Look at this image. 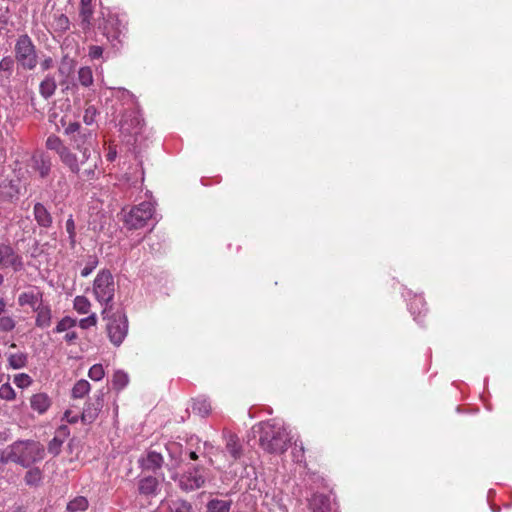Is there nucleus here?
Instances as JSON below:
<instances>
[{"label": "nucleus", "instance_id": "nucleus-1", "mask_svg": "<svg viewBox=\"0 0 512 512\" xmlns=\"http://www.w3.org/2000/svg\"><path fill=\"white\" fill-rule=\"evenodd\" d=\"M46 455L42 443L32 439L17 440L8 445L0 454L3 464L14 463L23 468H29L41 462Z\"/></svg>", "mask_w": 512, "mask_h": 512}, {"label": "nucleus", "instance_id": "nucleus-2", "mask_svg": "<svg viewBox=\"0 0 512 512\" xmlns=\"http://www.w3.org/2000/svg\"><path fill=\"white\" fill-rule=\"evenodd\" d=\"M254 431L259 433L260 447L270 454L284 453L291 441L287 427L276 419L260 422Z\"/></svg>", "mask_w": 512, "mask_h": 512}, {"label": "nucleus", "instance_id": "nucleus-3", "mask_svg": "<svg viewBox=\"0 0 512 512\" xmlns=\"http://www.w3.org/2000/svg\"><path fill=\"white\" fill-rule=\"evenodd\" d=\"M116 283L108 269L100 270L92 285V294L102 307L101 315L106 318L113 310Z\"/></svg>", "mask_w": 512, "mask_h": 512}, {"label": "nucleus", "instance_id": "nucleus-4", "mask_svg": "<svg viewBox=\"0 0 512 512\" xmlns=\"http://www.w3.org/2000/svg\"><path fill=\"white\" fill-rule=\"evenodd\" d=\"M15 59L24 70H34L38 64L36 46L27 34L20 35L15 43Z\"/></svg>", "mask_w": 512, "mask_h": 512}, {"label": "nucleus", "instance_id": "nucleus-5", "mask_svg": "<svg viewBox=\"0 0 512 512\" xmlns=\"http://www.w3.org/2000/svg\"><path fill=\"white\" fill-rule=\"evenodd\" d=\"M103 319L107 320L106 329L110 341L115 346H120L128 333V319L126 314L122 310H112V312Z\"/></svg>", "mask_w": 512, "mask_h": 512}, {"label": "nucleus", "instance_id": "nucleus-6", "mask_svg": "<svg viewBox=\"0 0 512 512\" xmlns=\"http://www.w3.org/2000/svg\"><path fill=\"white\" fill-rule=\"evenodd\" d=\"M154 214V205L150 201H145L134 206L125 214L124 222L129 229H139L146 225L147 221L152 219Z\"/></svg>", "mask_w": 512, "mask_h": 512}, {"label": "nucleus", "instance_id": "nucleus-7", "mask_svg": "<svg viewBox=\"0 0 512 512\" xmlns=\"http://www.w3.org/2000/svg\"><path fill=\"white\" fill-rule=\"evenodd\" d=\"M126 22L118 14H109L103 27L104 35L112 46L117 47L121 44L122 37L125 35Z\"/></svg>", "mask_w": 512, "mask_h": 512}, {"label": "nucleus", "instance_id": "nucleus-8", "mask_svg": "<svg viewBox=\"0 0 512 512\" xmlns=\"http://www.w3.org/2000/svg\"><path fill=\"white\" fill-rule=\"evenodd\" d=\"M206 478V469L200 466H195L179 477L178 485L183 491L190 492L203 487L205 485Z\"/></svg>", "mask_w": 512, "mask_h": 512}, {"label": "nucleus", "instance_id": "nucleus-9", "mask_svg": "<svg viewBox=\"0 0 512 512\" xmlns=\"http://www.w3.org/2000/svg\"><path fill=\"white\" fill-rule=\"evenodd\" d=\"M23 256L10 244L0 243V268H11L14 272L24 269Z\"/></svg>", "mask_w": 512, "mask_h": 512}, {"label": "nucleus", "instance_id": "nucleus-10", "mask_svg": "<svg viewBox=\"0 0 512 512\" xmlns=\"http://www.w3.org/2000/svg\"><path fill=\"white\" fill-rule=\"evenodd\" d=\"M103 397V391H98L92 399L86 402L85 407L81 413V420L83 423L90 424L97 419L99 412L103 408Z\"/></svg>", "mask_w": 512, "mask_h": 512}, {"label": "nucleus", "instance_id": "nucleus-11", "mask_svg": "<svg viewBox=\"0 0 512 512\" xmlns=\"http://www.w3.org/2000/svg\"><path fill=\"white\" fill-rule=\"evenodd\" d=\"M74 148L81 153V163L91 159V150L93 148V135L88 133H77L71 137Z\"/></svg>", "mask_w": 512, "mask_h": 512}, {"label": "nucleus", "instance_id": "nucleus-12", "mask_svg": "<svg viewBox=\"0 0 512 512\" xmlns=\"http://www.w3.org/2000/svg\"><path fill=\"white\" fill-rule=\"evenodd\" d=\"M223 439L225 441V452L230 456L231 462L234 463L243 455V445L239 437L229 430H223Z\"/></svg>", "mask_w": 512, "mask_h": 512}, {"label": "nucleus", "instance_id": "nucleus-13", "mask_svg": "<svg viewBox=\"0 0 512 512\" xmlns=\"http://www.w3.org/2000/svg\"><path fill=\"white\" fill-rule=\"evenodd\" d=\"M43 303V292L36 286H31L18 296L19 306H29L33 311Z\"/></svg>", "mask_w": 512, "mask_h": 512}, {"label": "nucleus", "instance_id": "nucleus-14", "mask_svg": "<svg viewBox=\"0 0 512 512\" xmlns=\"http://www.w3.org/2000/svg\"><path fill=\"white\" fill-rule=\"evenodd\" d=\"M142 126V119L138 112L125 113L120 120V130L124 134L137 135Z\"/></svg>", "mask_w": 512, "mask_h": 512}, {"label": "nucleus", "instance_id": "nucleus-15", "mask_svg": "<svg viewBox=\"0 0 512 512\" xmlns=\"http://www.w3.org/2000/svg\"><path fill=\"white\" fill-rule=\"evenodd\" d=\"M160 492V483L154 476H146L138 481V493L144 497H155Z\"/></svg>", "mask_w": 512, "mask_h": 512}, {"label": "nucleus", "instance_id": "nucleus-16", "mask_svg": "<svg viewBox=\"0 0 512 512\" xmlns=\"http://www.w3.org/2000/svg\"><path fill=\"white\" fill-rule=\"evenodd\" d=\"M20 194L19 182L14 180H4L0 183V199L2 201L12 202L18 199Z\"/></svg>", "mask_w": 512, "mask_h": 512}, {"label": "nucleus", "instance_id": "nucleus-17", "mask_svg": "<svg viewBox=\"0 0 512 512\" xmlns=\"http://www.w3.org/2000/svg\"><path fill=\"white\" fill-rule=\"evenodd\" d=\"M32 167L37 171L41 178H46L52 167L50 157L44 153L35 154L32 157Z\"/></svg>", "mask_w": 512, "mask_h": 512}, {"label": "nucleus", "instance_id": "nucleus-18", "mask_svg": "<svg viewBox=\"0 0 512 512\" xmlns=\"http://www.w3.org/2000/svg\"><path fill=\"white\" fill-rule=\"evenodd\" d=\"M36 313L35 325L38 328L45 329L51 325L52 310L49 304H42L34 310Z\"/></svg>", "mask_w": 512, "mask_h": 512}, {"label": "nucleus", "instance_id": "nucleus-19", "mask_svg": "<svg viewBox=\"0 0 512 512\" xmlns=\"http://www.w3.org/2000/svg\"><path fill=\"white\" fill-rule=\"evenodd\" d=\"M140 467L143 470L155 471L163 464V457L155 451H148L147 454L139 460Z\"/></svg>", "mask_w": 512, "mask_h": 512}, {"label": "nucleus", "instance_id": "nucleus-20", "mask_svg": "<svg viewBox=\"0 0 512 512\" xmlns=\"http://www.w3.org/2000/svg\"><path fill=\"white\" fill-rule=\"evenodd\" d=\"M93 7L92 0H81L79 18L80 26L83 30H88L92 26Z\"/></svg>", "mask_w": 512, "mask_h": 512}, {"label": "nucleus", "instance_id": "nucleus-21", "mask_svg": "<svg viewBox=\"0 0 512 512\" xmlns=\"http://www.w3.org/2000/svg\"><path fill=\"white\" fill-rule=\"evenodd\" d=\"M61 162L72 172L75 174H79L81 158L79 159L75 153L71 151L69 147H66L65 150L59 156Z\"/></svg>", "mask_w": 512, "mask_h": 512}, {"label": "nucleus", "instance_id": "nucleus-22", "mask_svg": "<svg viewBox=\"0 0 512 512\" xmlns=\"http://www.w3.org/2000/svg\"><path fill=\"white\" fill-rule=\"evenodd\" d=\"M35 221L40 227L49 228L52 225V216L42 203H36L33 207Z\"/></svg>", "mask_w": 512, "mask_h": 512}, {"label": "nucleus", "instance_id": "nucleus-23", "mask_svg": "<svg viewBox=\"0 0 512 512\" xmlns=\"http://www.w3.org/2000/svg\"><path fill=\"white\" fill-rule=\"evenodd\" d=\"M30 406L35 412L44 414L51 406V399L46 393H36L30 398Z\"/></svg>", "mask_w": 512, "mask_h": 512}, {"label": "nucleus", "instance_id": "nucleus-24", "mask_svg": "<svg viewBox=\"0 0 512 512\" xmlns=\"http://www.w3.org/2000/svg\"><path fill=\"white\" fill-rule=\"evenodd\" d=\"M8 368L13 370L23 369L28 364V354L24 352L7 353Z\"/></svg>", "mask_w": 512, "mask_h": 512}, {"label": "nucleus", "instance_id": "nucleus-25", "mask_svg": "<svg viewBox=\"0 0 512 512\" xmlns=\"http://www.w3.org/2000/svg\"><path fill=\"white\" fill-rule=\"evenodd\" d=\"M27 469L24 475L25 484L30 487L39 486L44 478L43 471L35 465Z\"/></svg>", "mask_w": 512, "mask_h": 512}, {"label": "nucleus", "instance_id": "nucleus-26", "mask_svg": "<svg viewBox=\"0 0 512 512\" xmlns=\"http://www.w3.org/2000/svg\"><path fill=\"white\" fill-rule=\"evenodd\" d=\"M313 512H331V503L327 496L322 494L314 495L310 500Z\"/></svg>", "mask_w": 512, "mask_h": 512}, {"label": "nucleus", "instance_id": "nucleus-27", "mask_svg": "<svg viewBox=\"0 0 512 512\" xmlns=\"http://www.w3.org/2000/svg\"><path fill=\"white\" fill-rule=\"evenodd\" d=\"M57 84L55 78L47 75L39 85V92L45 99L50 98L56 91Z\"/></svg>", "mask_w": 512, "mask_h": 512}, {"label": "nucleus", "instance_id": "nucleus-28", "mask_svg": "<svg viewBox=\"0 0 512 512\" xmlns=\"http://www.w3.org/2000/svg\"><path fill=\"white\" fill-rule=\"evenodd\" d=\"M192 411L202 417L207 416L211 411V404L204 396L193 399Z\"/></svg>", "mask_w": 512, "mask_h": 512}, {"label": "nucleus", "instance_id": "nucleus-29", "mask_svg": "<svg viewBox=\"0 0 512 512\" xmlns=\"http://www.w3.org/2000/svg\"><path fill=\"white\" fill-rule=\"evenodd\" d=\"M231 500L211 499L206 504L205 512H230Z\"/></svg>", "mask_w": 512, "mask_h": 512}, {"label": "nucleus", "instance_id": "nucleus-30", "mask_svg": "<svg viewBox=\"0 0 512 512\" xmlns=\"http://www.w3.org/2000/svg\"><path fill=\"white\" fill-rule=\"evenodd\" d=\"M90 389V383L85 379H81L74 384L71 395L75 399H81L90 392Z\"/></svg>", "mask_w": 512, "mask_h": 512}, {"label": "nucleus", "instance_id": "nucleus-31", "mask_svg": "<svg viewBox=\"0 0 512 512\" xmlns=\"http://www.w3.org/2000/svg\"><path fill=\"white\" fill-rule=\"evenodd\" d=\"M45 146L47 149L55 151L58 156L65 150L67 147L63 141L56 135H49L46 139Z\"/></svg>", "mask_w": 512, "mask_h": 512}, {"label": "nucleus", "instance_id": "nucleus-32", "mask_svg": "<svg viewBox=\"0 0 512 512\" xmlns=\"http://www.w3.org/2000/svg\"><path fill=\"white\" fill-rule=\"evenodd\" d=\"M73 308L79 314H88L91 310V302L85 296H76L73 300Z\"/></svg>", "mask_w": 512, "mask_h": 512}, {"label": "nucleus", "instance_id": "nucleus-33", "mask_svg": "<svg viewBox=\"0 0 512 512\" xmlns=\"http://www.w3.org/2000/svg\"><path fill=\"white\" fill-rule=\"evenodd\" d=\"M77 79L83 87H90L94 82L92 69L88 66L81 67Z\"/></svg>", "mask_w": 512, "mask_h": 512}, {"label": "nucleus", "instance_id": "nucleus-34", "mask_svg": "<svg viewBox=\"0 0 512 512\" xmlns=\"http://www.w3.org/2000/svg\"><path fill=\"white\" fill-rule=\"evenodd\" d=\"M88 508V500L83 496H78L71 500L67 505L70 512L84 511Z\"/></svg>", "mask_w": 512, "mask_h": 512}, {"label": "nucleus", "instance_id": "nucleus-35", "mask_svg": "<svg viewBox=\"0 0 512 512\" xmlns=\"http://www.w3.org/2000/svg\"><path fill=\"white\" fill-rule=\"evenodd\" d=\"M77 324L76 319L65 316L63 317L56 325L54 332L55 333H62L65 331H69L70 329L74 328Z\"/></svg>", "mask_w": 512, "mask_h": 512}, {"label": "nucleus", "instance_id": "nucleus-36", "mask_svg": "<svg viewBox=\"0 0 512 512\" xmlns=\"http://www.w3.org/2000/svg\"><path fill=\"white\" fill-rule=\"evenodd\" d=\"M128 382L129 377L124 371L118 370L114 373L112 383L115 389L122 390L127 386Z\"/></svg>", "mask_w": 512, "mask_h": 512}, {"label": "nucleus", "instance_id": "nucleus-37", "mask_svg": "<svg viewBox=\"0 0 512 512\" xmlns=\"http://www.w3.org/2000/svg\"><path fill=\"white\" fill-rule=\"evenodd\" d=\"M13 383L20 389H26L32 385L33 379L27 373H18L13 377Z\"/></svg>", "mask_w": 512, "mask_h": 512}, {"label": "nucleus", "instance_id": "nucleus-38", "mask_svg": "<svg viewBox=\"0 0 512 512\" xmlns=\"http://www.w3.org/2000/svg\"><path fill=\"white\" fill-rule=\"evenodd\" d=\"M16 327V320L10 315L0 317V333H9Z\"/></svg>", "mask_w": 512, "mask_h": 512}, {"label": "nucleus", "instance_id": "nucleus-39", "mask_svg": "<svg viewBox=\"0 0 512 512\" xmlns=\"http://www.w3.org/2000/svg\"><path fill=\"white\" fill-rule=\"evenodd\" d=\"M171 512H193L192 505L182 499H177L170 504Z\"/></svg>", "mask_w": 512, "mask_h": 512}, {"label": "nucleus", "instance_id": "nucleus-40", "mask_svg": "<svg viewBox=\"0 0 512 512\" xmlns=\"http://www.w3.org/2000/svg\"><path fill=\"white\" fill-rule=\"evenodd\" d=\"M69 19L65 14L59 13L54 15L53 26L58 31H66L69 29Z\"/></svg>", "mask_w": 512, "mask_h": 512}, {"label": "nucleus", "instance_id": "nucleus-41", "mask_svg": "<svg viewBox=\"0 0 512 512\" xmlns=\"http://www.w3.org/2000/svg\"><path fill=\"white\" fill-rule=\"evenodd\" d=\"M98 160H99V155L94 157L93 165L91 167H89L88 169H85L82 172L80 177L83 180L89 181V180H94L97 178Z\"/></svg>", "mask_w": 512, "mask_h": 512}, {"label": "nucleus", "instance_id": "nucleus-42", "mask_svg": "<svg viewBox=\"0 0 512 512\" xmlns=\"http://www.w3.org/2000/svg\"><path fill=\"white\" fill-rule=\"evenodd\" d=\"M16 398V392L10 383L6 382L0 386V399L12 401Z\"/></svg>", "mask_w": 512, "mask_h": 512}, {"label": "nucleus", "instance_id": "nucleus-43", "mask_svg": "<svg viewBox=\"0 0 512 512\" xmlns=\"http://www.w3.org/2000/svg\"><path fill=\"white\" fill-rule=\"evenodd\" d=\"M88 376L93 381H100L105 376L104 368L101 364H94L88 372Z\"/></svg>", "mask_w": 512, "mask_h": 512}, {"label": "nucleus", "instance_id": "nucleus-44", "mask_svg": "<svg viewBox=\"0 0 512 512\" xmlns=\"http://www.w3.org/2000/svg\"><path fill=\"white\" fill-rule=\"evenodd\" d=\"M14 68V60L10 56H5L0 60V71L7 73V77H9Z\"/></svg>", "mask_w": 512, "mask_h": 512}, {"label": "nucleus", "instance_id": "nucleus-45", "mask_svg": "<svg viewBox=\"0 0 512 512\" xmlns=\"http://www.w3.org/2000/svg\"><path fill=\"white\" fill-rule=\"evenodd\" d=\"M98 265V259L95 256H90L86 262L85 267L81 270V276H89Z\"/></svg>", "mask_w": 512, "mask_h": 512}, {"label": "nucleus", "instance_id": "nucleus-46", "mask_svg": "<svg viewBox=\"0 0 512 512\" xmlns=\"http://www.w3.org/2000/svg\"><path fill=\"white\" fill-rule=\"evenodd\" d=\"M63 444V440H61L58 437H54L50 440L48 443V451L49 453L53 454L54 456L58 455L61 451V447Z\"/></svg>", "mask_w": 512, "mask_h": 512}, {"label": "nucleus", "instance_id": "nucleus-47", "mask_svg": "<svg viewBox=\"0 0 512 512\" xmlns=\"http://www.w3.org/2000/svg\"><path fill=\"white\" fill-rule=\"evenodd\" d=\"M65 227H66L67 233L69 234L70 243L72 246H74L76 232H75V222L73 220L72 215H70L69 218L67 219Z\"/></svg>", "mask_w": 512, "mask_h": 512}, {"label": "nucleus", "instance_id": "nucleus-48", "mask_svg": "<svg viewBox=\"0 0 512 512\" xmlns=\"http://www.w3.org/2000/svg\"><path fill=\"white\" fill-rule=\"evenodd\" d=\"M96 324H97V315L95 313H91L87 317L82 318L79 321V326L82 329H88L90 327L96 326Z\"/></svg>", "mask_w": 512, "mask_h": 512}, {"label": "nucleus", "instance_id": "nucleus-49", "mask_svg": "<svg viewBox=\"0 0 512 512\" xmlns=\"http://www.w3.org/2000/svg\"><path fill=\"white\" fill-rule=\"evenodd\" d=\"M96 115H97V109L93 105H89L85 109L83 120L87 125H91L95 122Z\"/></svg>", "mask_w": 512, "mask_h": 512}, {"label": "nucleus", "instance_id": "nucleus-50", "mask_svg": "<svg viewBox=\"0 0 512 512\" xmlns=\"http://www.w3.org/2000/svg\"><path fill=\"white\" fill-rule=\"evenodd\" d=\"M424 306H425V303H424L422 297H418V296H416L414 298V300L410 303L409 309H410L411 313L414 315L415 320H417V316L415 315V307L419 308V315H420L422 313V311L424 310Z\"/></svg>", "mask_w": 512, "mask_h": 512}, {"label": "nucleus", "instance_id": "nucleus-51", "mask_svg": "<svg viewBox=\"0 0 512 512\" xmlns=\"http://www.w3.org/2000/svg\"><path fill=\"white\" fill-rule=\"evenodd\" d=\"M80 124L78 122H70L64 130V133L68 136L76 135L75 133H80Z\"/></svg>", "mask_w": 512, "mask_h": 512}, {"label": "nucleus", "instance_id": "nucleus-52", "mask_svg": "<svg viewBox=\"0 0 512 512\" xmlns=\"http://www.w3.org/2000/svg\"><path fill=\"white\" fill-rule=\"evenodd\" d=\"M103 54V48L98 45H92L89 47V57L91 59H98Z\"/></svg>", "mask_w": 512, "mask_h": 512}, {"label": "nucleus", "instance_id": "nucleus-53", "mask_svg": "<svg viewBox=\"0 0 512 512\" xmlns=\"http://www.w3.org/2000/svg\"><path fill=\"white\" fill-rule=\"evenodd\" d=\"M81 418L77 413H73L71 410H66L64 413V419L71 424L77 423L78 419Z\"/></svg>", "mask_w": 512, "mask_h": 512}, {"label": "nucleus", "instance_id": "nucleus-54", "mask_svg": "<svg viewBox=\"0 0 512 512\" xmlns=\"http://www.w3.org/2000/svg\"><path fill=\"white\" fill-rule=\"evenodd\" d=\"M54 61L51 57H46L40 63V67L43 71L49 70L53 67Z\"/></svg>", "mask_w": 512, "mask_h": 512}, {"label": "nucleus", "instance_id": "nucleus-55", "mask_svg": "<svg viewBox=\"0 0 512 512\" xmlns=\"http://www.w3.org/2000/svg\"><path fill=\"white\" fill-rule=\"evenodd\" d=\"M77 339H78V334L75 331H67V333L64 336V340L68 344H74Z\"/></svg>", "mask_w": 512, "mask_h": 512}, {"label": "nucleus", "instance_id": "nucleus-56", "mask_svg": "<svg viewBox=\"0 0 512 512\" xmlns=\"http://www.w3.org/2000/svg\"><path fill=\"white\" fill-rule=\"evenodd\" d=\"M116 155H117L116 150H112V149H110V150H109V152H108V154H107V159H108L109 161H114V160H115V158H116Z\"/></svg>", "mask_w": 512, "mask_h": 512}, {"label": "nucleus", "instance_id": "nucleus-57", "mask_svg": "<svg viewBox=\"0 0 512 512\" xmlns=\"http://www.w3.org/2000/svg\"><path fill=\"white\" fill-rule=\"evenodd\" d=\"M6 310V301L3 298H0V317Z\"/></svg>", "mask_w": 512, "mask_h": 512}, {"label": "nucleus", "instance_id": "nucleus-58", "mask_svg": "<svg viewBox=\"0 0 512 512\" xmlns=\"http://www.w3.org/2000/svg\"><path fill=\"white\" fill-rule=\"evenodd\" d=\"M189 458L191 460H197L198 459V455H197L196 451H193V450L189 451Z\"/></svg>", "mask_w": 512, "mask_h": 512}, {"label": "nucleus", "instance_id": "nucleus-59", "mask_svg": "<svg viewBox=\"0 0 512 512\" xmlns=\"http://www.w3.org/2000/svg\"><path fill=\"white\" fill-rule=\"evenodd\" d=\"M167 449H168V451H169L170 453H172V451H174V450H177V449H178V446H177V444L172 443V444H170V445L167 447Z\"/></svg>", "mask_w": 512, "mask_h": 512}, {"label": "nucleus", "instance_id": "nucleus-60", "mask_svg": "<svg viewBox=\"0 0 512 512\" xmlns=\"http://www.w3.org/2000/svg\"><path fill=\"white\" fill-rule=\"evenodd\" d=\"M204 447H205L206 449H208V448L212 449V448H213V446H212L210 443H208V442H205V443H204Z\"/></svg>", "mask_w": 512, "mask_h": 512}, {"label": "nucleus", "instance_id": "nucleus-61", "mask_svg": "<svg viewBox=\"0 0 512 512\" xmlns=\"http://www.w3.org/2000/svg\"><path fill=\"white\" fill-rule=\"evenodd\" d=\"M4 282V276L0 273V286L3 284Z\"/></svg>", "mask_w": 512, "mask_h": 512}]
</instances>
